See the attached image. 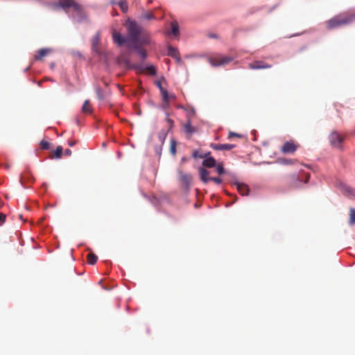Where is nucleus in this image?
Listing matches in <instances>:
<instances>
[{
	"mask_svg": "<svg viewBox=\"0 0 355 355\" xmlns=\"http://www.w3.org/2000/svg\"><path fill=\"white\" fill-rule=\"evenodd\" d=\"M126 28L128 47L135 49L141 58L145 60L147 53L145 50L140 48V46L150 43V34L146 30L139 26L136 21L132 20L127 21Z\"/></svg>",
	"mask_w": 355,
	"mask_h": 355,
	"instance_id": "1",
	"label": "nucleus"
},
{
	"mask_svg": "<svg viewBox=\"0 0 355 355\" xmlns=\"http://www.w3.org/2000/svg\"><path fill=\"white\" fill-rule=\"evenodd\" d=\"M355 19V12H345L338 15L327 22V28H335L350 24Z\"/></svg>",
	"mask_w": 355,
	"mask_h": 355,
	"instance_id": "2",
	"label": "nucleus"
},
{
	"mask_svg": "<svg viewBox=\"0 0 355 355\" xmlns=\"http://www.w3.org/2000/svg\"><path fill=\"white\" fill-rule=\"evenodd\" d=\"M58 5L64 9L71 8L76 12V15L73 17L78 21L85 17L82 6L76 2L75 0H60Z\"/></svg>",
	"mask_w": 355,
	"mask_h": 355,
	"instance_id": "3",
	"label": "nucleus"
},
{
	"mask_svg": "<svg viewBox=\"0 0 355 355\" xmlns=\"http://www.w3.org/2000/svg\"><path fill=\"white\" fill-rule=\"evenodd\" d=\"M232 61V58L223 55H218L210 58L209 62L213 67L225 66Z\"/></svg>",
	"mask_w": 355,
	"mask_h": 355,
	"instance_id": "4",
	"label": "nucleus"
},
{
	"mask_svg": "<svg viewBox=\"0 0 355 355\" xmlns=\"http://www.w3.org/2000/svg\"><path fill=\"white\" fill-rule=\"evenodd\" d=\"M299 145L293 140L286 141L281 147V152L284 154H293L298 148Z\"/></svg>",
	"mask_w": 355,
	"mask_h": 355,
	"instance_id": "5",
	"label": "nucleus"
},
{
	"mask_svg": "<svg viewBox=\"0 0 355 355\" xmlns=\"http://www.w3.org/2000/svg\"><path fill=\"white\" fill-rule=\"evenodd\" d=\"M329 141L331 146L334 147H340L343 141V138L337 132H333L329 135Z\"/></svg>",
	"mask_w": 355,
	"mask_h": 355,
	"instance_id": "6",
	"label": "nucleus"
},
{
	"mask_svg": "<svg viewBox=\"0 0 355 355\" xmlns=\"http://www.w3.org/2000/svg\"><path fill=\"white\" fill-rule=\"evenodd\" d=\"M271 65L261 60H256L249 64V68L251 69H269Z\"/></svg>",
	"mask_w": 355,
	"mask_h": 355,
	"instance_id": "7",
	"label": "nucleus"
},
{
	"mask_svg": "<svg viewBox=\"0 0 355 355\" xmlns=\"http://www.w3.org/2000/svg\"><path fill=\"white\" fill-rule=\"evenodd\" d=\"M213 149L216 150H230L236 147L234 144H211L210 146Z\"/></svg>",
	"mask_w": 355,
	"mask_h": 355,
	"instance_id": "8",
	"label": "nucleus"
},
{
	"mask_svg": "<svg viewBox=\"0 0 355 355\" xmlns=\"http://www.w3.org/2000/svg\"><path fill=\"white\" fill-rule=\"evenodd\" d=\"M112 38L114 42L119 46H122L125 43L128 44L127 37L124 38L120 33H118L116 31H114L112 33Z\"/></svg>",
	"mask_w": 355,
	"mask_h": 355,
	"instance_id": "9",
	"label": "nucleus"
},
{
	"mask_svg": "<svg viewBox=\"0 0 355 355\" xmlns=\"http://www.w3.org/2000/svg\"><path fill=\"white\" fill-rule=\"evenodd\" d=\"M234 184L236 186V189L241 195L247 196L248 194L249 188L247 184L241 183L238 181L234 182Z\"/></svg>",
	"mask_w": 355,
	"mask_h": 355,
	"instance_id": "10",
	"label": "nucleus"
},
{
	"mask_svg": "<svg viewBox=\"0 0 355 355\" xmlns=\"http://www.w3.org/2000/svg\"><path fill=\"white\" fill-rule=\"evenodd\" d=\"M168 55L172 58H175L178 63L181 62V58L179 55V53H178L177 49L172 47V46H168Z\"/></svg>",
	"mask_w": 355,
	"mask_h": 355,
	"instance_id": "11",
	"label": "nucleus"
},
{
	"mask_svg": "<svg viewBox=\"0 0 355 355\" xmlns=\"http://www.w3.org/2000/svg\"><path fill=\"white\" fill-rule=\"evenodd\" d=\"M199 173L200 176V180L203 182L207 183L209 180H210V178L209 177V173L207 169L200 167L199 168Z\"/></svg>",
	"mask_w": 355,
	"mask_h": 355,
	"instance_id": "12",
	"label": "nucleus"
},
{
	"mask_svg": "<svg viewBox=\"0 0 355 355\" xmlns=\"http://www.w3.org/2000/svg\"><path fill=\"white\" fill-rule=\"evenodd\" d=\"M51 52V49H42L37 51V53L35 55L36 60H42L44 56L47 55Z\"/></svg>",
	"mask_w": 355,
	"mask_h": 355,
	"instance_id": "13",
	"label": "nucleus"
},
{
	"mask_svg": "<svg viewBox=\"0 0 355 355\" xmlns=\"http://www.w3.org/2000/svg\"><path fill=\"white\" fill-rule=\"evenodd\" d=\"M216 159L212 157H205L202 162V165L205 167L211 168L216 166Z\"/></svg>",
	"mask_w": 355,
	"mask_h": 355,
	"instance_id": "14",
	"label": "nucleus"
},
{
	"mask_svg": "<svg viewBox=\"0 0 355 355\" xmlns=\"http://www.w3.org/2000/svg\"><path fill=\"white\" fill-rule=\"evenodd\" d=\"M82 112L90 114L92 113V107L89 100H85L82 107Z\"/></svg>",
	"mask_w": 355,
	"mask_h": 355,
	"instance_id": "15",
	"label": "nucleus"
},
{
	"mask_svg": "<svg viewBox=\"0 0 355 355\" xmlns=\"http://www.w3.org/2000/svg\"><path fill=\"white\" fill-rule=\"evenodd\" d=\"M191 179L192 177L191 175L180 173V180L186 187L189 186Z\"/></svg>",
	"mask_w": 355,
	"mask_h": 355,
	"instance_id": "16",
	"label": "nucleus"
},
{
	"mask_svg": "<svg viewBox=\"0 0 355 355\" xmlns=\"http://www.w3.org/2000/svg\"><path fill=\"white\" fill-rule=\"evenodd\" d=\"M184 129L185 132L189 135H192L197 131L196 128L191 125L190 120H188L187 123L184 124Z\"/></svg>",
	"mask_w": 355,
	"mask_h": 355,
	"instance_id": "17",
	"label": "nucleus"
},
{
	"mask_svg": "<svg viewBox=\"0 0 355 355\" xmlns=\"http://www.w3.org/2000/svg\"><path fill=\"white\" fill-rule=\"evenodd\" d=\"M156 85L159 87V89L162 93L163 101H166V104L168 105V93L167 90L162 87V83L160 82H157L156 83Z\"/></svg>",
	"mask_w": 355,
	"mask_h": 355,
	"instance_id": "18",
	"label": "nucleus"
},
{
	"mask_svg": "<svg viewBox=\"0 0 355 355\" xmlns=\"http://www.w3.org/2000/svg\"><path fill=\"white\" fill-rule=\"evenodd\" d=\"M96 93L98 98L101 101L104 100L107 97V92H104L100 87L96 88Z\"/></svg>",
	"mask_w": 355,
	"mask_h": 355,
	"instance_id": "19",
	"label": "nucleus"
},
{
	"mask_svg": "<svg viewBox=\"0 0 355 355\" xmlns=\"http://www.w3.org/2000/svg\"><path fill=\"white\" fill-rule=\"evenodd\" d=\"M87 259L89 264L94 265L96 263L98 257L95 254L90 252L87 255Z\"/></svg>",
	"mask_w": 355,
	"mask_h": 355,
	"instance_id": "20",
	"label": "nucleus"
},
{
	"mask_svg": "<svg viewBox=\"0 0 355 355\" xmlns=\"http://www.w3.org/2000/svg\"><path fill=\"white\" fill-rule=\"evenodd\" d=\"M100 43V33H96V34L92 38V48L94 50H96L98 45Z\"/></svg>",
	"mask_w": 355,
	"mask_h": 355,
	"instance_id": "21",
	"label": "nucleus"
},
{
	"mask_svg": "<svg viewBox=\"0 0 355 355\" xmlns=\"http://www.w3.org/2000/svg\"><path fill=\"white\" fill-rule=\"evenodd\" d=\"M171 33L173 35L176 36L179 34L178 24L176 21H173L171 23Z\"/></svg>",
	"mask_w": 355,
	"mask_h": 355,
	"instance_id": "22",
	"label": "nucleus"
},
{
	"mask_svg": "<svg viewBox=\"0 0 355 355\" xmlns=\"http://www.w3.org/2000/svg\"><path fill=\"white\" fill-rule=\"evenodd\" d=\"M118 5L123 13H125L128 12V2L126 0H121V1H119L118 3Z\"/></svg>",
	"mask_w": 355,
	"mask_h": 355,
	"instance_id": "23",
	"label": "nucleus"
},
{
	"mask_svg": "<svg viewBox=\"0 0 355 355\" xmlns=\"http://www.w3.org/2000/svg\"><path fill=\"white\" fill-rule=\"evenodd\" d=\"M166 136H167V132H166L164 130H162L159 132L157 137H158L159 143L161 144V146H162L164 144V141L166 138Z\"/></svg>",
	"mask_w": 355,
	"mask_h": 355,
	"instance_id": "24",
	"label": "nucleus"
},
{
	"mask_svg": "<svg viewBox=\"0 0 355 355\" xmlns=\"http://www.w3.org/2000/svg\"><path fill=\"white\" fill-rule=\"evenodd\" d=\"M138 68L141 69V67H138ZM142 70L146 71L149 74L153 76L156 74V69L153 65L148 66L145 69H142Z\"/></svg>",
	"mask_w": 355,
	"mask_h": 355,
	"instance_id": "25",
	"label": "nucleus"
},
{
	"mask_svg": "<svg viewBox=\"0 0 355 355\" xmlns=\"http://www.w3.org/2000/svg\"><path fill=\"white\" fill-rule=\"evenodd\" d=\"M170 153L174 156L176 154V141L174 139L171 140Z\"/></svg>",
	"mask_w": 355,
	"mask_h": 355,
	"instance_id": "26",
	"label": "nucleus"
},
{
	"mask_svg": "<svg viewBox=\"0 0 355 355\" xmlns=\"http://www.w3.org/2000/svg\"><path fill=\"white\" fill-rule=\"evenodd\" d=\"M62 147L59 146L57 147V148L53 151V157L55 158H60L62 154Z\"/></svg>",
	"mask_w": 355,
	"mask_h": 355,
	"instance_id": "27",
	"label": "nucleus"
},
{
	"mask_svg": "<svg viewBox=\"0 0 355 355\" xmlns=\"http://www.w3.org/2000/svg\"><path fill=\"white\" fill-rule=\"evenodd\" d=\"M349 223L353 225L355 223V209L351 208L349 210Z\"/></svg>",
	"mask_w": 355,
	"mask_h": 355,
	"instance_id": "28",
	"label": "nucleus"
},
{
	"mask_svg": "<svg viewBox=\"0 0 355 355\" xmlns=\"http://www.w3.org/2000/svg\"><path fill=\"white\" fill-rule=\"evenodd\" d=\"M209 154H210L209 152L207 153L203 154V155L202 154H199L198 150H195L193 153V157L195 159H197V158H205V157H207Z\"/></svg>",
	"mask_w": 355,
	"mask_h": 355,
	"instance_id": "29",
	"label": "nucleus"
},
{
	"mask_svg": "<svg viewBox=\"0 0 355 355\" xmlns=\"http://www.w3.org/2000/svg\"><path fill=\"white\" fill-rule=\"evenodd\" d=\"M40 147L42 149L48 150L50 147V144L47 141L42 140L40 142Z\"/></svg>",
	"mask_w": 355,
	"mask_h": 355,
	"instance_id": "30",
	"label": "nucleus"
},
{
	"mask_svg": "<svg viewBox=\"0 0 355 355\" xmlns=\"http://www.w3.org/2000/svg\"><path fill=\"white\" fill-rule=\"evenodd\" d=\"M216 169L219 175L225 173V169L223 168V164L220 163L218 164L217 165L216 164Z\"/></svg>",
	"mask_w": 355,
	"mask_h": 355,
	"instance_id": "31",
	"label": "nucleus"
},
{
	"mask_svg": "<svg viewBox=\"0 0 355 355\" xmlns=\"http://www.w3.org/2000/svg\"><path fill=\"white\" fill-rule=\"evenodd\" d=\"M279 162L283 164H294L295 160L291 159H281Z\"/></svg>",
	"mask_w": 355,
	"mask_h": 355,
	"instance_id": "32",
	"label": "nucleus"
},
{
	"mask_svg": "<svg viewBox=\"0 0 355 355\" xmlns=\"http://www.w3.org/2000/svg\"><path fill=\"white\" fill-rule=\"evenodd\" d=\"M143 17L146 19H148V20H150V19H155V16L153 13L151 12H147V13H145L144 15H143Z\"/></svg>",
	"mask_w": 355,
	"mask_h": 355,
	"instance_id": "33",
	"label": "nucleus"
},
{
	"mask_svg": "<svg viewBox=\"0 0 355 355\" xmlns=\"http://www.w3.org/2000/svg\"><path fill=\"white\" fill-rule=\"evenodd\" d=\"M6 215L0 212V226L6 221Z\"/></svg>",
	"mask_w": 355,
	"mask_h": 355,
	"instance_id": "34",
	"label": "nucleus"
},
{
	"mask_svg": "<svg viewBox=\"0 0 355 355\" xmlns=\"http://www.w3.org/2000/svg\"><path fill=\"white\" fill-rule=\"evenodd\" d=\"M210 180L214 182L217 184L222 183V180L220 178H210Z\"/></svg>",
	"mask_w": 355,
	"mask_h": 355,
	"instance_id": "35",
	"label": "nucleus"
},
{
	"mask_svg": "<svg viewBox=\"0 0 355 355\" xmlns=\"http://www.w3.org/2000/svg\"><path fill=\"white\" fill-rule=\"evenodd\" d=\"M241 137V135L238 134V133H236V132H229V135H228V139H230L231 137Z\"/></svg>",
	"mask_w": 355,
	"mask_h": 355,
	"instance_id": "36",
	"label": "nucleus"
},
{
	"mask_svg": "<svg viewBox=\"0 0 355 355\" xmlns=\"http://www.w3.org/2000/svg\"><path fill=\"white\" fill-rule=\"evenodd\" d=\"M166 122L169 125L170 128H171L173 125V121L168 117V114L166 115Z\"/></svg>",
	"mask_w": 355,
	"mask_h": 355,
	"instance_id": "37",
	"label": "nucleus"
},
{
	"mask_svg": "<svg viewBox=\"0 0 355 355\" xmlns=\"http://www.w3.org/2000/svg\"><path fill=\"white\" fill-rule=\"evenodd\" d=\"M162 146H160L159 147H156L155 149L156 154L158 155L159 156L161 155Z\"/></svg>",
	"mask_w": 355,
	"mask_h": 355,
	"instance_id": "38",
	"label": "nucleus"
},
{
	"mask_svg": "<svg viewBox=\"0 0 355 355\" xmlns=\"http://www.w3.org/2000/svg\"><path fill=\"white\" fill-rule=\"evenodd\" d=\"M163 108L166 109L169 107V96H168V105L166 101H164V104L162 105Z\"/></svg>",
	"mask_w": 355,
	"mask_h": 355,
	"instance_id": "39",
	"label": "nucleus"
},
{
	"mask_svg": "<svg viewBox=\"0 0 355 355\" xmlns=\"http://www.w3.org/2000/svg\"><path fill=\"white\" fill-rule=\"evenodd\" d=\"M64 153L66 155L70 156L71 155V150L69 149H66Z\"/></svg>",
	"mask_w": 355,
	"mask_h": 355,
	"instance_id": "40",
	"label": "nucleus"
},
{
	"mask_svg": "<svg viewBox=\"0 0 355 355\" xmlns=\"http://www.w3.org/2000/svg\"><path fill=\"white\" fill-rule=\"evenodd\" d=\"M76 144V141H69V146H73V145H75Z\"/></svg>",
	"mask_w": 355,
	"mask_h": 355,
	"instance_id": "41",
	"label": "nucleus"
},
{
	"mask_svg": "<svg viewBox=\"0 0 355 355\" xmlns=\"http://www.w3.org/2000/svg\"><path fill=\"white\" fill-rule=\"evenodd\" d=\"M309 178H310V175L307 174L306 176L305 183H306L309 181Z\"/></svg>",
	"mask_w": 355,
	"mask_h": 355,
	"instance_id": "42",
	"label": "nucleus"
},
{
	"mask_svg": "<svg viewBox=\"0 0 355 355\" xmlns=\"http://www.w3.org/2000/svg\"><path fill=\"white\" fill-rule=\"evenodd\" d=\"M292 178H293V180H295V179L299 180V178H296V177H295V175H293V176H292Z\"/></svg>",
	"mask_w": 355,
	"mask_h": 355,
	"instance_id": "43",
	"label": "nucleus"
}]
</instances>
